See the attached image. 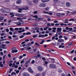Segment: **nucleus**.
Instances as JSON below:
<instances>
[{
    "mask_svg": "<svg viewBox=\"0 0 76 76\" xmlns=\"http://www.w3.org/2000/svg\"><path fill=\"white\" fill-rule=\"evenodd\" d=\"M58 41L59 42H64V40L63 39H58Z\"/></svg>",
    "mask_w": 76,
    "mask_h": 76,
    "instance_id": "f8f14e48",
    "label": "nucleus"
},
{
    "mask_svg": "<svg viewBox=\"0 0 76 76\" xmlns=\"http://www.w3.org/2000/svg\"><path fill=\"white\" fill-rule=\"evenodd\" d=\"M72 45L73 43H69L68 44L69 46L70 47H72Z\"/></svg>",
    "mask_w": 76,
    "mask_h": 76,
    "instance_id": "aec40b11",
    "label": "nucleus"
},
{
    "mask_svg": "<svg viewBox=\"0 0 76 76\" xmlns=\"http://www.w3.org/2000/svg\"><path fill=\"white\" fill-rule=\"evenodd\" d=\"M0 66L1 67H3V64H2V62H0Z\"/></svg>",
    "mask_w": 76,
    "mask_h": 76,
    "instance_id": "4468645a",
    "label": "nucleus"
},
{
    "mask_svg": "<svg viewBox=\"0 0 76 76\" xmlns=\"http://www.w3.org/2000/svg\"><path fill=\"white\" fill-rule=\"evenodd\" d=\"M15 31H18L19 30V28H16L15 29Z\"/></svg>",
    "mask_w": 76,
    "mask_h": 76,
    "instance_id": "13d9d810",
    "label": "nucleus"
},
{
    "mask_svg": "<svg viewBox=\"0 0 76 76\" xmlns=\"http://www.w3.org/2000/svg\"><path fill=\"white\" fill-rule=\"evenodd\" d=\"M74 51H75V50H73L71 52H69V53H72V54H73V53L74 52Z\"/></svg>",
    "mask_w": 76,
    "mask_h": 76,
    "instance_id": "bb28decb",
    "label": "nucleus"
},
{
    "mask_svg": "<svg viewBox=\"0 0 76 76\" xmlns=\"http://www.w3.org/2000/svg\"><path fill=\"white\" fill-rule=\"evenodd\" d=\"M53 23H58V21L56 20L53 22Z\"/></svg>",
    "mask_w": 76,
    "mask_h": 76,
    "instance_id": "69168bd1",
    "label": "nucleus"
},
{
    "mask_svg": "<svg viewBox=\"0 0 76 76\" xmlns=\"http://www.w3.org/2000/svg\"><path fill=\"white\" fill-rule=\"evenodd\" d=\"M57 16H59V17H60L61 16V15L60 13H57Z\"/></svg>",
    "mask_w": 76,
    "mask_h": 76,
    "instance_id": "f3484780",
    "label": "nucleus"
},
{
    "mask_svg": "<svg viewBox=\"0 0 76 76\" xmlns=\"http://www.w3.org/2000/svg\"><path fill=\"white\" fill-rule=\"evenodd\" d=\"M1 45L3 47H6V45H4L3 44H2Z\"/></svg>",
    "mask_w": 76,
    "mask_h": 76,
    "instance_id": "8fccbe9b",
    "label": "nucleus"
},
{
    "mask_svg": "<svg viewBox=\"0 0 76 76\" xmlns=\"http://www.w3.org/2000/svg\"><path fill=\"white\" fill-rule=\"evenodd\" d=\"M58 0H54V2L55 3H57V1H58Z\"/></svg>",
    "mask_w": 76,
    "mask_h": 76,
    "instance_id": "864d4df0",
    "label": "nucleus"
},
{
    "mask_svg": "<svg viewBox=\"0 0 76 76\" xmlns=\"http://www.w3.org/2000/svg\"><path fill=\"white\" fill-rule=\"evenodd\" d=\"M45 9L46 10H49V9H50L48 7H47Z\"/></svg>",
    "mask_w": 76,
    "mask_h": 76,
    "instance_id": "5fc2aeb1",
    "label": "nucleus"
},
{
    "mask_svg": "<svg viewBox=\"0 0 76 76\" xmlns=\"http://www.w3.org/2000/svg\"><path fill=\"white\" fill-rule=\"evenodd\" d=\"M73 20H75V19H70L69 20V21H73Z\"/></svg>",
    "mask_w": 76,
    "mask_h": 76,
    "instance_id": "de8ad7c7",
    "label": "nucleus"
},
{
    "mask_svg": "<svg viewBox=\"0 0 76 76\" xmlns=\"http://www.w3.org/2000/svg\"><path fill=\"white\" fill-rule=\"evenodd\" d=\"M12 53H17L18 52V50H16V48H13L12 49Z\"/></svg>",
    "mask_w": 76,
    "mask_h": 76,
    "instance_id": "7ed1b4c3",
    "label": "nucleus"
},
{
    "mask_svg": "<svg viewBox=\"0 0 76 76\" xmlns=\"http://www.w3.org/2000/svg\"><path fill=\"white\" fill-rule=\"evenodd\" d=\"M10 42L9 41H6V44H10Z\"/></svg>",
    "mask_w": 76,
    "mask_h": 76,
    "instance_id": "c03bdc74",
    "label": "nucleus"
},
{
    "mask_svg": "<svg viewBox=\"0 0 76 76\" xmlns=\"http://www.w3.org/2000/svg\"><path fill=\"white\" fill-rule=\"evenodd\" d=\"M19 23V25H20L21 24H22V23H24V22L23 21H21L20 22H18Z\"/></svg>",
    "mask_w": 76,
    "mask_h": 76,
    "instance_id": "6ab92c4d",
    "label": "nucleus"
},
{
    "mask_svg": "<svg viewBox=\"0 0 76 76\" xmlns=\"http://www.w3.org/2000/svg\"><path fill=\"white\" fill-rule=\"evenodd\" d=\"M23 14H20L19 15V16L20 17H22V16H23Z\"/></svg>",
    "mask_w": 76,
    "mask_h": 76,
    "instance_id": "ea45409f",
    "label": "nucleus"
},
{
    "mask_svg": "<svg viewBox=\"0 0 76 76\" xmlns=\"http://www.w3.org/2000/svg\"><path fill=\"white\" fill-rule=\"evenodd\" d=\"M55 38H56V36H54L53 37H52V39H53V40L54 39H55Z\"/></svg>",
    "mask_w": 76,
    "mask_h": 76,
    "instance_id": "09e8293b",
    "label": "nucleus"
},
{
    "mask_svg": "<svg viewBox=\"0 0 76 76\" xmlns=\"http://www.w3.org/2000/svg\"><path fill=\"white\" fill-rule=\"evenodd\" d=\"M59 24L61 26H64V24L63 23H60Z\"/></svg>",
    "mask_w": 76,
    "mask_h": 76,
    "instance_id": "603ef678",
    "label": "nucleus"
},
{
    "mask_svg": "<svg viewBox=\"0 0 76 76\" xmlns=\"http://www.w3.org/2000/svg\"><path fill=\"white\" fill-rule=\"evenodd\" d=\"M49 66L50 68H52V69H56V66L53 64H50Z\"/></svg>",
    "mask_w": 76,
    "mask_h": 76,
    "instance_id": "20e7f679",
    "label": "nucleus"
},
{
    "mask_svg": "<svg viewBox=\"0 0 76 76\" xmlns=\"http://www.w3.org/2000/svg\"><path fill=\"white\" fill-rule=\"evenodd\" d=\"M21 2H22L21 0H18L17 1L16 3L17 4H20L21 3Z\"/></svg>",
    "mask_w": 76,
    "mask_h": 76,
    "instance_id": "9b49d317",
    "label": "nucleus"
},
{
    "mask_svg": "<svg viewBox=\"0 0 76 76\" xmlns=\"http://www.w3.org/2000/svg\"><path fill=\"white\" fill-rule=\"evenodd\" d=\"M49 1L50 0H42V1L43 3H45V2Z\"/></svg>",
    "mask_w": 76,
    "mask_h": 76,
    "instance_id": "ddd939ff",
    "label": "nucleus"
},
{
    "mask_svg": "<svg viewBox=\"0 0 76 76\" xmlns=\"http://www.w3.org/2000/svg\"><path fill=\"white\" fill-rule=\"evenodd\" d=\"M45 40H42V42L40 43V44H42L44 42H45Z\"/></svg>",
    "mask_w": 76,
    "mask_h": 76,
    "instance_id": "393cba45",
    "label": "nucleus"
},
{
    "mask_svg": "<svg viewBox=\"0 0 76 76\" xmlns=\"http://www.w3.org/2000/svg\"><path fill=\"white\" fill-rule=\"evenodd\" d=\"M15 63H13L12 64V67H14L15 66Z\"/></svg>",
    "mask_w": 76,
    "mask_h": 76,
    "instance_id": "c756f323",
    "label": "nucleus"
},
{
    "mask_svg": "<svg viewBox=\"0 0 76 76\" xmlns=\"http://www.w3.org/2000/svg\"><path fill=\"white\" fill-rule=\"evenodd\" d=\"M38 71L39 72H42V70H43V68L41 66H39L38 67Z\"/></svg>",
    "mask_w": 76,
    "mask_h": 76,
    "instance_id": "423d86ee",
    "label": "nucleus"
},
{
    "mask_svg": "<svg viewBox=\"0 0 76 76\" xmlns=\"http://www.w3.org/2000/svg\"><path fill=\"white\" fill-rule=\"evenodd\" d=\"M6 32H9V30L8 28H6Z\"/></svg>",
    "mask_w": 76,
    "mask_h": 76,
    "instance_id": "c85d7f7f",
    "label": "nucleus"
},
{
    "mask_svg": "<svg viewBox=\"0 0 76 76\" xmlns=\"http://www.w3.org/2000/svg\"><path fill=\"white\" fill-rule=\"evenodd\" d=\"M28 70L29 72L30 73H34V71L32 70V69H31V67H29L28 68Z\"/></svg>",
    "mask_w": 76,
    "mask_h": 76,
    "instance_id": "6e6552de",
    "label": "nucleus"
},
{
    "mask_svg": "<svg viewBox=\"0 0 76 76\" xmlns=\"http://www.w3.org/2000/svg\"><path fill=\"white\" fill-rule=\"evenodd\" d=\"M37 19L38 20H43V18H38Z\"/></svg>",
    "mask_w": 76,
    "mask_h": 76,
    "instance_id": "e433bc0d",
    "label": "nucleus"
},
{
    "mask_svg": "<svg viewBox=\"0 0 76 76\" xmlns=\"http://www.w3.org/2000/svg\"><path fill=\"white\" fill-rule=\"evenodd\" d=\"M35 45H36L38 46V47H39V46H40V45L37 43H35Z\"/></svg>",
    "mask_w": 76,
    "mask_h": 76,
    "instance_id": "cd10ccee",
    "label": "nucleus"
},
{
    "mask_svg": "<svg viewBox=\"0 0 76 76\" xmlns=\"http://www.w3.org/2000/svg\"><path fill=\"white\" fill-rule=\"evenodd\" d=\"M31 33L30 32H28L26 33V35H31Z\"/></svg>",
    "mask_w": 76,
    "mask_h": 76,
    "instance_id": "b1692460",
    "label": "nucleus"
},
{
    "mask_svg": "<svg viewBox=\"0 0 76 76\" xmlns=\"http://www.w3.org/2000/svg\"><path fill=\"white\" fill-rule=\"evenodd\" d=\"M3 18L2 17V18H0V21H1V20H3Z\"/></svg>",
    "mask_w": 76,
    "mask_h": 76,
    "instance_id": "c9c22d12",
    "label": "nucleus"
},
{
    "mask_svg": "<svg viewBox=\"0 0 76 76\" xmlns=\"http://www.w3.org/2000/svg\"><path fill=\"white\" fill-rule=\"evenodd\" d=\"M49 32H50V31H46L45 33H46V34H48V33H49Z\"/></svg>",
    "mask_w": 76,
    "mask_h": 76,
    "instance_id": "338daca9",
    "label": "nucleus"
},
{
    "mask_svg": "<svg viewBox=\"0 0 76 76\" xmlns=\"http://www.w3.org/2000/svg\"><path fill=\"white\" fill-rule=\"evenodd\" d=\"M35 76H39V74H38L35 75Z\"/></svg>",
    "mask_w": 76,
    "mask_h": 76,
    "instance_id": "774afa93",
    "label": "nucleus"
},
{
    "mask_svg": "<svg viewBox=\"0 0 76 76\" xmlns=\"http://www.w3.org/2000/svg\"><path fill=\"white\" fill-rule=\"evenodd\" d=\"M10 31H12V32H14V31H15V29H13L12 28H10Z\"/></svg>",
    "mask_w": 76,
    "mask_h": 76,
    "instance_id": "2eb2a0df",
    "label": "nucleus"
},
{
    "mask_svg": "<svg viewBox=\"0 0 76 76\" xmlns=\"http://www.w3.org/2000/svg\"><path fill=\"white\" fill-rule=\"evenodd\" d=\"M49 15H53V13L51 12H49L48 14Z\"/></svg>",
    "mask_w": 76,
    "mask_h": 76,
    "instance_id": "680f3d73",
    "label": "nucleus"
},
{
    "mask_svg": "<svg viewBox=\"0 0 76 76\" xmlns=\"http://www.w3.org/2000/svg\"><path fill=\"white\" fill-rule=\"evenodd\" d=\"M27 1H28V4H32V3L31 2H30L29 0H27Z\"/></svg>",
    "mask_w": 76,
    "mask_h": 76,
    "instance_id": "4be33fe9",
    "label": "nucleus"
},
{
    "mask_svg": "<svg viewBox=\"0 0 76 76\" xmlns=\"http://www.w3.org/2000/svg\"><path fill=\"white\" fill-rule=\"evenodd\" d=\"M66 5L67 7H70L71 6V4L69 2H66Z\"/></svg>",
    "mask_w": 76,
    "mask_h": 76,
    "instance_id": "39448f33",
    "label": "nucleus"
},
{
    "mask_svg": "<svg viewBox=\"0 0 76 76\" xmlns=\"http://www.w3.org/2000/svg\"><path fill=\"white\" fill-rule=\"evenodd\" d=\"M28 9L29 8L27 7H22L20 8H18V9L19 10H18V12L19 13H22V11H23V10H28Z\"/></svg>",
    "mask_w": 76,
    "mask_h": 76,
    "instance_id": "f257e3e1",
    "label": "nucleus"
},
{
    "mask_svg": "<svg viewBox=\"0 0 76 76\" xmlns=\"http://www.w3.org/2000/svg\"><path fill=\"white\" fill-rule=\"evenodd\" d=\"M64 38L65 40H67V39H68V38H67V37H66V36H64Z\"/></svg>",
    "mask_w": 76,
    "mask_h": 76,
    "instance_id": "a878e982",
    "label": "nucleus"
},
{
    "mask_svg": "<svg viewBox=\"0 0 76 76\" xmlns=\"http://www.w3.org/2000/svg\"><path fill=\"white\" fill-rule=\"evenodd\" d=\"M18 33H21V32H22V31L21 30H19L18 31Z\"/></svg>",
    "mask_w": 76,
    "mask_h": 76,
    "instance_id": "49530a36",
    "label": "nucleus"
},
{
    "mask_svg": "<svg viewBox=\"0 0 76 76\" xmlns=\"http://www.w3.org/2000/svg\"><path fill=\"white\" fill-rule=\"evenodd\" d=\"M37 37V35H34L33 36V38H36Z\"/></svg>",
    "mask_w": 76,
    "mask_h": 76,
    "instance_id": "bf43d9fd",
    "label": "nucleus"
},
{
    "mask_svg": "<svg viewBox=\"0 0 76 76\" xmlns=\"http://www.w3.org/2000/svg\"><path fill=\"white\" fill-rule=\"evenodd\" d=\"M59 25H60L59 24H58L57 23H56L55 24V26H59Z\"/></svg>",
    "mask_w": 76,
    "mask_h": 76,
    "instance_id": "37998d69",
    "label": "nucleus"
},
{
    "mask_svg": "<svg viewBox=\"0 0 76 76\" xmlns=\"http://www.w3.org/2000/svg\"><path fill=\"white\" fill-rule=\"evenodd\" d=\"M23 37H24V36L22 35L20 37V38H23Z\"/></svg>",
    "mask_w": 76,
    "mask_h": 76,
    "instance_id": "a19ab883",
    "label": "nucleus"
},
{
    "mask_svg": "<svg viewBox=\"0 0 76 76\" xmlns=\"http://www.w3.org/2000/svg\"><path fill=\"white\" fill-rule=\"evenodd\" d=\"M44 13H46V14H48L49 13V12H46L45 11H44Z\"/></svg>",
    "mask_w": 76,
    "mask_h": 76,
    "instance_id": "4c0bfd02",
    "label": "nucleus"
},
{
    "mask_svg": "<svg viewBox=\"0 0 76 76\" xmlns=\"http://www.w3.org/2000/svg\"><path fill=\"white\" fill-rule=\"evenodd\" d=\"M9 33V34H10V35H12L13 34L12 32L11 31H10Z\"/></svg>",
    "mask_w": 76,
    "mask_h": 76,
    "instance_id": "6e6d98bb",
    "label": "nucleus"
},
{
    "mask_svg": "<svg viewBox=\"0 0 76 76\" xmlns=\"http://www.w3.org/2000/svg\"><path fill=\"white\" fill-rule=\"evenodd\" d=\"M59 38H63V36L61 35H60V36H59Z\"/></svg>",
    "mask_w": 76,
    "mask_h": 76,
    "instance_id": "3c124183",
    "label": "nucleus"
},
{
    "mask_svg": "<svg viewBox=\"0 0 76 76\" xmlns=\"http://www.w3.org/2000/svg\"><path fill=\"white\" fill-rule=\"evenodd\" d=\"M71 14L72 15H73V14H75L76 13V11H74L71 12Z\"/></svg>",
    "mask_w": 76,
    "mask_h": 76,
    "instance_id": "5701e85b",
    "label": "nucleus"
},
{
    "mask_svg": "<svg viewBox=\"0 0 76 76\" xmlns=\"http://www.w3.org/2000/svg\"><path fill=\"white\" fill-rule=\"evenodd\" d=\"M48 62L47 61H44V64H48Z\"/></svg>",
    "mask_w": 76,
    "mask_h": 76,
    "instance_id": "412c9836",
    "label": "nucleus"
},
{
    "mask_svg": "<svg viewBox=\"0 0 76 76\" xmlns=\"http://www.w3.org/2000/svg\"><path fill=\"white\" fill-rule=\"evenodd\" d=\"M45 4L44 3H41L39 4L40 7H45Z\"/></svg>",
    "mask_w": 76,
    "mask_h": 76,
    "instance_id": "0eeeda50",
    "label": "nucleus"
},
{
    "mask_svg": "<svg viewBox=\"0 0 76 76\" xmlns=\"http://www.w3.org/2000/svg\"><path fill=\"white\" fill-rule=\"evenodd\" d=\"M30 61H31V59H29L25 63V64H28L30 62Z\"/></svg>",
    "mask_w": 76,
    "mask_h": 76,
    "instance_id": "a211bd4d",
    "label": "nucleus"
},
{
    "mask_svg": "<svg viewBox=\"0 0 76 76\" xmlns=\"http://www.w3.org/2000/svg\"><path fill=\"white\" fill-rule=\"evenodd\" d=\"M2 13H4L5 12H9L10 10V9L6 8H3L0 10Z\"/></svg>",
    "mask_w": 76,
    "mask_h": 76,
    "instance_id": "f03ea898",
    "label": "nucleus"
},
{
    "mask_svg": "<svg viewBox=\"0 0 76 76\" xmlns=\"http://www.w3.org/2000/svg\"><path fill=\"white\" fill-rule=\"evenodd\" d=\"M10 15H12L11 16V17L12 18V17H14V16H15V15H14V14L12 13H10Z\"/></svg>",
    "mask_w": 76,
    "mask_h": 76,
    "instance_id": "dca6fc26",
    "label": "nucleus"
},
{
    "mask_svg": "<svg viewBox=\"0 0 76 76\" xmlns=\"http://www.w3.org/2000/svg\"><path fill=\"white\" fill-rule=\"evenodd\" d=\"M13 23H15V24H17V25H19V22H13Z\"/></svg>",
    "mask_w": 76,
    "mask_h": 76,
    "instance_id": "2f4dec72",
    "label": "nucleus"
},
{
    "mask_svg": "<svg viewBox=\"0 0 76 76\" xmlns=\"http://www.w3.org/2000/svg\"><path fill=\"white\" fill-rule=\"evenodd\" d=\"M61 28H57V32H61Z\"/></svg>",
    "mask_w": 76,
    "mask_h": 76,
    "instance_id": "9d476101",
    "label": "nucleus"
},
{
    "mask_svg": "<svg viewBox=\"0 0 76 76\" xmlns=\"http://www.w3.org/2000/svg\"><path fill=\"white\" fill-rule=\"evenodd\" d=\"M23 62H24V61L23 60H22V61H20V63L21 64H23Z\"/></svg>",
    "mask_w": 76,
    "mask_h": 76,
    "instance_id": "e2e57ef3",
    "label": "nucleus"
},
{
    "mask_svg": "<svg viewBox=\"0 0 76 76\" xmlns=\"http://www.w3.org/2000/svg\"><path fill=\"white\" fill-rule=\"evenodd\" d=\"M12 71V69H10V71L9 72V73H10Z\"/></svg>",
    "mask_w": 76,
    "mask_h": 76,
    "instance_id": "f704fd0d",
    "label": "nucleus"
},
{
    "mask_svg": "<svg viewBox=\"0 0 76 76\" xmlns=\"http://www.w3.org/2000/svg\"><path fill=\"white\" fill-rule=\"evenodd\" d=\"M17 19L18 20H21V19H22V18H17Z\"/></svg>",
    "mask_w": 76,
    "mask_h": 76,
    "instance_id": "0e129e2a",
    "label": "nucleus"
},
{
    "mask_svg": "<svg viewBox=\"0 0 76 76\" xmlns=\"http://www.w3.org/2000/svg\"><path fill=\"white\" fill-rule=\"evenodd\" d=\"M47 26H51V24L49 23L47 25Z\"/></svg>",
    "mask_w": 76,
    "mask_h": 76,
    "instance_id": "7c9ffc66",
    "label": "nucleus"
},
{
    "mask_svg": "<svg viewBox=\"0 0 76 76\" xmlns=\"http://www.w3.org/2000/svg\"><path fill=\"white\" fill-rule=\"evenodd\" d=\"M34 62H35V61H34V60H33L32 61V62H31V63L32 64H33V63H34Z\"/></svg>",
    "mask_w": 76,
    "mask_h": 76,
    "instance_id": "4d7b16f0",
    "label": "nucleus"
},
{
    "mask_svg": "<svg viewBox=\"0 0 76 76\" xmlns=\"http://www.w3.org/2000/svg\"><path fill=\"white\" fill-rule=\"evenodd\" d=\"M58 72L59 73H61V72H62V70L61 69H59L58 70Z\"/></svg>",
    "mask_w": 76,
    "mask_h": 76,
    "instance_id": "a18cd8bd",
    "label": "nucleus"
},
{
    "mask_svg": "<svg viewBox=\"0 0 76 76\" xmlns=\"http://www.w3.org/2000/svg\"><path fill=\"white\" fill-rule=\"evenodd\" d=\"M37 1H38L37 0H33V2H34V3H37Z\"/></svg>",
    "mask_w": 76,
    "mask_h": 76,
    "instance_id": "72a5a7b5",
    "label": "nucleus"
},
{
    "mask_svg": "<svg viewBox=\"0 0 76 76\" xmlns=\"http://www.w3.org/2000/svg\"><path fill=\"white\" fill-rule=\"evenodd\" d=\"M34 26H37L38 25V23H35L33 24Z\"/></svg>",
    "mask_w": 76,
    "mask_h": 76,
    "instance_id": "58836bf2",
    "label": "nucleus"
},
{
    "mask_svg": "<svg viewBox=\"0 0 76 76\" xmlns=\"http://www.w3.org/2000/svg\"><path fill=\"white\" fill-rule=\"evenodd\" d=\"M25 42H28L29 41V40L28 39H26L25 40Z\"/></svg>",
    "mask_w": 76,
    "mask_h": 76,
    "instance_id": "052dcab7",
    "label": "nucleus"
},
{
    "mask_svg": "<svg viewBox=\"0 0 76 76\" xmlns=\"http://www.w3.org/2000/svg\"><path fill=\"white\" fill-rule=\"evenodd\" d=\"M23 76H30L29 73L27 72H25L23 75Z\"/></svg>",
    "mask_w": 76,
    "mask_h": 76,
    "instance_id": "1a4fd4ad",
    "label": "nucleus"
},
{
    "mask_svg": "<svg viewBox=\"0 0 76 76\" xmlns=\"http://www.w3.org/2000/svg\"><path fill=\"white\" fill-rule=\"evenodd\" d=\"M13 74L14 75H16V73L13 72H12V73H11V75L12 76V75H13Z\"/></svg>",
    "mask_w": 76,
    "mask_h": 76,
    "instance_id": "473e14b6",
    "label": "nucleus"
},
{
    "mask_svg": "<svg viewBox=\"0 0 76 76\" xmlns=\"http://www.w3.org/2000/svg\"><path fill=\"white\" fill-rule=\"evenodd\" d=\"M18 37V36H17V35L12 36V37H13V38H16V37Z\"/></svg>",
    "mask_w": 76,
    "mask_h": 76,
    "instance_id": "79ce46f5",
    "label": "nucleus"
}]
</instances>
